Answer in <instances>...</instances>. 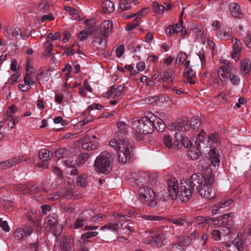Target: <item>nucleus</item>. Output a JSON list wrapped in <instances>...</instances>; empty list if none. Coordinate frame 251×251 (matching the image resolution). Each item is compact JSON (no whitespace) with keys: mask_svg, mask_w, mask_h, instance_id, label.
<instances>
[{"mask_svg":"<svg viewBox=\"0 0 251 251\" xmlns=\"http://www.w3.org/2000/svg\"><path fill=\"white\" fill-rule=\"evenodd\" d=\"M88 37V32L87 30H81L77 35V38L80 41H82Z\"/></svg>","mask_w":251,"mask_h":251,"instance_id":"obj_49","label":"nucleus"},{"mask_svg":"<svg viewBox=\"0 0 251 251\" xmlns=\"http://www.w3.org/2000/svg\"><path fill=\"white\" fill-rule=\"evenodd\" d=\"M188 241V238L182 237L179 240L178 244L180 247L187 246L189 244Z\"/></svg>","mask_w":251,"mask_h":251,"instance_id":"obj_59","label":"nucleus"},{"mask_svg":"<svg viewBox=\"0 0 251 251\" xmlns=\"http://www.w3.org/2000/svg\"><path fill=\"white\" fill-rule=\"evenodd\" d=\"M175 137L176 141H174V148L176 149L181 148L182 146L186 148H190L191 146L192 147L194 145V143H192L188 138L183 137L181 133L176 132Z\"/></svg>","mask_w":251,"mask_h":251,"instance_id":"obj_9","label":"nucleus"},{"mask_svg":"<svg viewBox=\"0 0 251 251\" xmlns=\"http://www.w3.org/2000/svg\"><path fill=\"white\" fill-rule=\"evenodd\" d=\"M184 76L186 77L187 81L191 84L195 83V72L192 69H189L184 71Z\"/></svg>","mask_w":251,"mask_h":251,"instance_id":"obj_25","label":"nucleus"},{"mask_svg":"<svg viewBox=\"0 0 251 251\" xmlns=\"http://www.w3.org/2000/svg\"><path fill=\"white\" fill-rule=\"evenodd\" d=\"M101 6L105 14L111 13L115 9L114 2L109 0H106L102 3Z\"/></svg>","mask_w":251,"mask_h":251,"instance_id":"obj_24","label":"nucleus"},{"mask_svg":"<svg viewBox=\"0 0 251 251\" xmlns=\"http://www.w3.org/2000/svg\"><path fill=\"white\" fill-rule=\"evenodd\" d=\"M32 232V227L31 226L26 225L23 227L17 228L14 230L13 236L16 240L21 242L30 236Z\"/></svg>","mask_w":251,"mask_h":251,"instance_id":"obj_7","label":"nucleus"},{"mask_svg":"<svg viewBox=\"0 0 251 251\" xmlns=\"http://www.w3.org/2000/svg\"><path fill=\"white\" fill-rule=\"evenodd\" d=\"M98 234V232L97 231H88L81 235V239L83 240H86L92 237L96 236Z\"/></svg>","mask_w":251,"mask_h":251,"instance_id":"obj_47","label":"nucleus"},{"mask_svg":"<svg viewBox=\"0 0 251 251\" xmlns=\"http://www.w3.org/2000/svg\"><path fill=\"white\" fill-rule=\"evenodd\" d=\"M235 42L233 45V52L231 53V57L233 59H236L237 54L240 52L241 50L240 41L238 40L237 39H235Z\"/></svg>","mask_w":251,"mask_h":251,"instance_id":"obj_30","label":"nucleus"},{"mask_svg":"<svg viewBox=\"0 0 251 251\" xmlns=\"http://www.w3.org/2000/svg\"><path fill=\"white\" fill-rule=\"evenodd\" d=\"M230 81L233 85H237L240 82V78L239 76L236 75L235 73H233L228 75Z\"/></svg>","mask_w":251,"mask_h":251,"instance_id":"obj_44","label":"nucleus"},{"mask_svg":"<svg viewBox=\"0 0 251 251\" xmlns=\"http://www.w3.org/2000/svg\"><path fill=\"white\" fill-rule=\"evenodd\" d=\"M183 13H181L179 19V23L175 24L171 26H169L166 29V32L170 35L177 33L183 31V20L182 15Z\"/></svg>","mask_w":251,"mask_h":251,"instance_id":"obj_17","label":"nucleus"},{"mask_svg":"<svg viewBox=\"0 0 251 251\" xmlns=\"http://www.w3.org/2000/svg\"><path fill=\"white\" fill-rule=\"evenodd\" d=\"M98 143L96 141H90L87 143H84L82 148L83 150L91 151L95 150L98 148Z\"/></svg>","mask_w":251,"mask_h":251,"instance_id":"obj_33","label":"nucleus"},{"mask_svg":"<svg viewBox=\"0 0 251 251\" xmlns=\"http://www.w3.org/2000/svg\"><path fill=\"white\" fill-rule=\"evenodd\" d=\"M198 139H197L194 142L195 146L197 147L198 150H199L201 152L204 151H207L206 150L211 147V142L204 143L202 141L203 140V135H201V133H198Z\"/></svg>","mask_w":251,"mask_h":251,"instance_id":"obj_16","label":"nucleus"},{"mask_svg":"<svg viewBox=\"0 0 251 251\" xmlns=\"http://www.w3.org/2000/svg\"><path fill=\"white\" fill-rule=\"evenodd\" d=\"M208 137L209 138H210V140L211 141V144L212 142L214 143H217L220 140L219 135L218 133H214L211 134Z\"/></svg>","mask_w":251,"mask_h":251,"instance_id":"obj_55","label":"nucleus"},{"mask_svg":"<svg viewBox=\"0 0 251 251\" xmlns=\"http://www.w3.org/2000/svg\"><path fill=\"white\" fill-rule=\"evenodd\" d=\"M152 119L153 124L155 125L154 129L159 132H163L166 129V125L163 120L153 114Z\"/></svg>","mask_w":251,"mask_h":251,"instance_id":"obj_20","label":"nucleus"},{"mask_svg":"<svg viewBox=\"0 0 251 251\" xmlns=\"http://www.w3.org/2000/svg\"><path fill=\"white\" fill-rule=\"evenodd\" d=\"M187 58V54L184 52H179L177 54V58L176 60V63L178 62V63L181 65L183 64L184 61Z\"/></svg>","mask_w":251,"mask_h":251,"instance_id":"obj_39","label":"nucleus"},{"mask_svg":"<svg viewBox=\"0 0 251 251\" xmlns=\"http://www.w3.org/2000/svg\"><path fill=\"white\" fill-rule=\"evenodd\" d=\"M144 121L143 117L141 118H136L131 122L132 133L137 140H140L143 138L142 130L145 126Z\"/></svg>","mask_w":251,"mask_h":251,"instance_id":"obj_5","label":"nucleus"},{"mask_svg":"<svg viewBox=\"0 0 251 251\" xmlns=\"http://www.w3.org/2000/svg\"><path fill=\"white\" fill-rule=\"evenodd\" d=\"M165 240V234L158 233L150 237H148L144 239V242L146 244H153L155 245H162Z\"/></svg>","mask_w":251,"mask_h":251,"instance_id":"obj_12","label":"nucleus"},{"mask_svg":"<svg viewBox=\"0 0 251 251\" xmlns=\"http://www.w3.org/2000/svg\"><path fill=\"white\" fill-rule=\"evenodd\" d=\"M139 24V20H138V18H135L132 22L130 23L126 27V30H131L134 28H135Z\"/></svg>","mask_w":251,"mask_h":251,"instance_id":"obj_42","label":"nucleus"},{"mask_svg":"<svg viewBox=\"0 0 251 251\" xmlns=\"http://www.w3.org/2000/svg\"><path fill=\"white\" fill-rule=\"evenodd\" d=\"M250 62L248 59H244L240 62V71L244 75L247 74L250 70Z\"/></svg>","mask_w":251,"mask_h":251,"instance_id":"obj_27","label":"nucleus"},{"mask_svg":"<svg viewBox=\"0 0 251 251\" xmlns=\"http://www.w3.org/2000/svg\"><path fill=\"white\" fill-rule=\"evenodd\" d=\"M117 126L119 133H117L114 138L109 141V145L117 151L119 162L126 163L131 157L130 144L125 136L127 126L120 121L117 123Z\"/></svg>","mask_w":251,"mask_h":251,"instance_id":"obj_2","label":"nucleus"},{"mask_svg":"<svg viewBox=\"0 0 251 251\" xmlns=\"http://www.w3.org/2000/svg\"><path fill=\"white\" fill-rule=\"evenodd\" d=\"M0 226L5 231L8 232L10 230V227L8 226L6 221H2L0 218Z\"/></svg>","mask_w":251,"mask_h":251,"instance_id":"obj_60","label":"nucleus"},{"mask_svg":"<svg viewBox=\"0 0 251 251\" xmlns=\"http://www.w3.org/2000/svg\"><path fill=\"white\" fill-rule=\"evenodd\" d=\"M218 75L222 81H224L226 79H227V74L223 69H222V67L218 70Z\"/></svg>","mask_w":251,"mask_h":251,"instance_id":"obj_48","label":"nucleus"},{"mask_svg":"<svg viewBox=\"0 0 251 251\" xmlns=\"http://www.w3.org/2000/svg\"><path fill=\"white\" fill-rule=\"evenodd\" d=\"M243 243V239L239 235L232 242V244L238 251H243L244 249Z\"/></svg>","mask_w":251,"mask_h":251,"instance_id":"obj_29","label":"nucleus"},{"mask_svg":"<svg viewBox=\"0 0 251 251\" xmlns=\"http://www.w3.org/2000/svg\"><path fill=\"white\" fill-rule=\"evenodd\" d=\"M113 23L111 21L106 20L103 21L100 25V30L102 33L103 38H106L113 28Z\"/></svg>","mask_w":251,"mask_h":251,"instance_id":"obj_18","label":"nucleus"},{"mask_svg":"<svg viewBox=\"0 0 251 251\" xmlns=\"http://www.w3.org/2000/svg\"><path fill=\"white\" fill-rule=\"evenodd\" d=\"M229 9L231 14L235 18L242 19L243 17V14L241 12L240 7L238 3H231L229 4Z\"/></svg>","mask_w":251,"mask_h":251,"instance_id":"obj_19","label":"nucleus"},{"mask_svg":"<svg viewBox=\"0 0 251 251\" xmlns=\"http://www.w3.org/2000/svg\"><path fill=\"white\" fill-rule=\"evenodd\" d=\"M161 78L159 79V81L161 79L162 81L165 82L168 80H170L171 82H173L175 77V72L171 69H168L164 71Z\"/></svg>","mask_w":251,"mask_h":251,"instance_id":"obj_21","label":"nucleus"},{"mask_svg":"<svg viewBox=\"0 0 251 251\" xmlns=\"http://www.w3.org/2000/svg\"><path fill=\"white\" fill-rule=\"evenodd\" d=\"M44 221L50 226V229H55L56 228L57 220L56 217L49 216Z\"/></svg>","mask_w":251,"mask_h":251,"instance_id":"obj_31","label":"nucleus"},{"mask_svg":"<svg viewBox=\"0 0 251 251\" xmlns=\"http://www.w3.org/2000/svg\"><path fill=\"white\" fill-rule=\"evenodd\" d=\"M164 142L165 146L169 149L174 148V143L173 144L170 135L165 134L164 136Z\"/></svg>","mask_w":251,"mask_h":251,"instance_id":"obj_45","label":"nucleus"},{"mask_svg":"<svg viewBox=\"0 0 251 251\" xmlns=\"http://www.w3.org/2000/svg\"><path fill=\"white\" fill-rule=\"evenodd\" d=\"M16 159L11 158L0 163V168L1 169L8 168L15 165Z\"/></svg>","mask_w":251,"mask_h":251,"instance_id":"obj_37","label":"nucleus"},{"mask_svg":"<svg viewBox=\"0 0 251 251\" xmlns=\"http://www.w3.org/2000/svg\"><path fill=\"white\" fill-rule=\"evenodd\" d=\"M243 41L245 44L249 47L251 48V34H248L244 38Z\"/></svg>","mask_w":251,"mask_h":251,"instance_id":"obj_64","label":"nucleus"},{"mask_svg":"<svg viewBox=\"0 0 251 251\" xmlns=\"http://www.w3.org/2000/svg\"><path fill=\"white\" fill-rule=\"evenodd\" d=\"M39 191L38 187L34 185L30 187L24 188L22 191L24 194L34 195Z\"/></svg>","mask_w":251,"mask_h":251,"instance_id":"obj_34","label":"nucleus"},{"mask_svg":"<svg viewBox=\"0 0 251 251\" xmlns=\"http://www.w3.org/2000/svg\"><path fill=\"white\" fill-rule=\"evenodd\" d=\"M84 222L85 221L84 220V219L79 216L75 221V228H79L83 226Z\"/></svg>","mask_w":251,"mask_h":251,"instance_id":"obj_62","label":"nucleus"},{"mask_svg":"<svg viewBox=\"0 0 251 251\" xmlns=\"http://www.w3.org/2000/svg\"><path fill=\"white\" fill-rule=\"evenodd\" d=\"M168 191L169 196L173 200H176L177 196L180 198V183L179 186H178V183L175 178H172L168 180Z\"/></svg>","mask_w":251,"mask_h":251,"instance_id":"obj_8","label":"nucleus"},{"mask_svg":"<svg viewBox=\"0 0 251 251\" xmlns=\"http://www.w3.org/2000/svg\"><path fill=\"white\" fill-rule=\"evenodd\" d=\"M224 63V64L221 67L228 75L233 73H235V69L228 61L226 60Z\"/></svg>","mask_w":251,"mask_h":251,"instance_id":"obj_32","label":"nucleus"},{"mask_svg":"<svg viewBox=\"0 0 251 251\" xmlns=\"http://www.w3.org/2000/svg\"><path fill=\"white\" fill-rule=\"evenodd\" d=\"M208 153L210 164L214 167L219 166L220 163L219 151L214 148L210 150Z\"/></svg>","mask_w":251,"mask_h":251,"instance_id":"obj_15","label":"nucleus"},{"mask_svg":"<svg viewBox=\"0 0 251 251\" xmlns=\"http://www.w3.org/2000/svg\"><path fill=\"white\" fill-rule=\"evenodd\" d=\"M233 201L231 199L228 200L224 199L218 202L216 205V209H213V213H215L216 211L220 210V209L225 207L231 204Z\"/></svg>","mask_w":251,"mask_h":251,"instance_id":"obj_28","label":"nucleus"},{"mask_svg":"<svg viewBox=\"0 0 251 251\" xmlns=\"http://www.w3.org/2000/svg\"><path fill=\"white\" fill-rule=\"evenodd\" d=\"M41 160L44 162L47 161L51 158L52 153L47 149H42L38 152Z\"/></svg>","mask_w":251,"mask_h":251,"instance_id":"obj_26","label":"nucleus"},{"mask_svg":"<svg viewBox=\"0 0 251 251\" xmlns=\"http://www.w3.org/2000/svg\"><path fill=\"white\" fill-rule=\"evenodd\" d=\"M211 238L215 241H218L221 239V232L218 230H214L211 232Z\"/></svg>","mask_w":251,"mask_h":251,"instance_id":"obj_52","label":"nucleus"},{"mask_svg":"<svg viewBox=\"0 0 251 251\" xmlns=\"http://www.w3.org/2000/svg\"><path fill=\"white\" fill-rule=\"evenodd\" d=\"M95 170L102 174L109 172L111 169V160L109 153H101L96 159L94 162Z\"/></svg>","mask_w":251,"mask_h":251,"instance_id":"obj_4","label":"nucleus"},{"mask_svg":"<svg viewBox=\"0 0 251 251\" xmlns=\"http://www.w3.org/2000/svg\"><path fill=\"white\" fill-rule=\"evenodd\" d=\"M152 114V113H149V116L143 117V120H145V126L142 130L143 135L151 134L154 130L155 125L153 124Z\"/></svg>","mask_w":251,"mask_h":251,"instance_id":"obj_11","label":"nucleus"},{"mask_svg":"<svg viewBox=\"0 0 251 251\" xmlns=\"http://www.w3.org/2000/svg\"><path fill=\"white\" fill-rule=\"evenodd\" d=\"M104 217H106V216L102 213L99 214L96 216L94 215L93 214L91 222L98 223L101 222Z\"/></svg>","mask_w":251,"mask_h":251,"instance_id":"obj_50","label":"nucleus"},{"mask_svg":"<svg viewBox=\"0 0 251 251\" xmlns=\"http://www.w3.org/2000/svg\"><path fill=\"white\" fill-rule=\"evenodd\" d=\"M201 122L197 117H193L190 121V127L192 126L193 129L196 131L200 129L201 132L202 133L204 132V129H201Z\"/></svg>","mask_w":251,"mask_h":251,"instance_id":"obj_23","label":"nucleus"},{"mask_svg":"<svg viewBox=\"0 0 251 251\" xmlns=\"http://www.w3.org/2000/svg\"><path fill=\"white\" fill-rule=\"evenodd\" d=\"M202 154V152L198 150L197 147L195 146V144L190 148L188 151V155L192 160H196L198 159Z\"/></svg>","mask_w":251,"mask_h":251,"instance_id":"obj_22","label":"nucleus"},{"mask_svg":"<svg viewBox=\"0 0 251 251\" xmlns=\"http://www.w3.org/2000/svg\"><path fill=\"white\" fill-rule=\"evenodd\" d=\"M89 154L88 153H81L78 157V163H83L89 158Z\"/></svg>","mask_w":251,"mask_h":251,"instance_id":"obj_58","label":"nucleus"},{"mask_svg":"<svg viewBox=\"0 0 251 251\" xmlns=\"http://www.w3.org/2000/svg\"><path fill=\"white\" fill-rule=\"evenodd\" d=\"M74 186H70L67 188H63L59 190L57 193V197L53 199H57L58 197H63L66 199H71L74 197Z\"/></svg>","mask_w":251,"mask_h":251,"instance_id":"obj_13","label":"nucleus"},{"mask_svg":"<svg viewBox=\"0 0 251 251\" xmlns=\"http://www.w3.org/2000/svg\"><path fill=\"white\" fill-rule=\"evenodd\" d=\"M120 6L121 11H127L131 8L130 3L127 0H121Z\"/></svg>","mask_w":251,"mask_h":251,"instance_id":"obj_43","label":"nucleus"},{"mask_svg":"<svg viewBox=\"0 0 251 251\" xmlns=\"http://www.w3.org/2000/svg\"><path fill=\"white\" fill-rule=\"evenodd\" d=\"M147 13V8H142L138 13L135 14L136 17L138 18V20L141 19L143 16L146 15Z\"/></svg>","mask_w":251,"mask_h":251,"instance_id":"obj_56","label":"nucleus"},{"mask_svg":"<svg viewBox=\"0 0 251 251\" xmlns=\"http://www.w3.org/2000/svg\"><path fill=\"white\" fill-rule=\"evenodd\" d=\"M93 215V211L91 209H87L83 211L80 216L84 219L85 221L91 222Z\"/></svg>","mask_w":251,"mask_h":251,"instance_id":"obj_36","label":"nucleus"},{"mask_svg":"<svg viewBox=\"0 0 251 251\" xmlns=\"http://www.w3.org/2000/svg\"><path fill=\"white\" fill-rule=\"evenodd\" d=\"M90 141V136L88 134H87V135H85L84 137H83L82 138L79 139V140L78 141V142L79 144H80L81 145V146H82V145H83L84 143H87Z\"/></svg>","mask_w":251,"mask_h":251,"instance_id":"obj_61","label":"nucleus"},{"mask_svg":"<svg viewBox=\"0 0 251 251\" xmlns=\"http://www.w3.org/2000/svg\"><path fill=\"white\" fill-rule=\"evenodd\" d=\"M153 7L154 11L156 13L162 14L164 12L165 7L162 5L159 4L155 1L153 2Z\"/></svg>","mask_w":251,"mask_h":251,"instance_id":"obj_40","label":"nucleus"},{"mask_svg":"<svg viewBox=\"0 0 251 251\" xmlns=\"http://www.w3.org/2000/svg\"><path fill=\"white\" fill-rule=\"evenodd\" d=\"M17 110L18 108L15 105H11L8 107L6 111L7 116L9 118L13 117L14 114L17 111Z\"/></svg>","mask_w":251,"mask_h":251,"instance_id":"obj_46","label":"nucleus"},{"mask_svg":"<svg viewBox=\"0 0 251 251\" xmlns=\"http://www.w3.org/2000/svg\"><path fill=\"white\" fill-rule=\"evenodd\" d=\"M202 172V175L194 174L189 179L181 180L180 199L181 201H188L198 190L201 198L206 200L215 197L216 193L213 188L214 177L211 169L207 166L203 168Z\"/></svg>","mask_w":251,"mask_h":251,"instance_id":"obj_1","label":"nucleus"},{"mask_svg":"<svg viewBox=\"0 0 251 251\" xmlns=\"http://www.w3.org/2000/svg\"><path fill=\"white\" fill-rule=\"evenodd\" d=\"M126 88V87H125L124 85L118 86L116 89L114 97L120 96L122 93L125 92Z\"/></svg>","mask_w":251,"mask_h":251,"instance_id":"obj_51","label":"nucleus"},{"mask_svg":"<svg viewBox=\"0 0 251 251\" xmlns=\"http://www.w3.org/2000/svg\"><path fill=\"white\" fill-rule=\"evenodd\" d=\"M114 217L116 218H120L121 219V221H123L124 222H126V221H128L129 220L130 216L126 215H123L119 213H115L114 214Z\"/></svg>","mask_w":251,"mask_h":251,"instance_id":"obj_53","label":"nucleus"},{"mask_svg":"<svg viewBox=\"0 0 251 251\" xmlns=\"http://www.w3.org/2000/svg\"><path fill=\"white\" fill-rule=\"evenodd\" d=\"M18 87L22 91L24 92H27L31 89V86L25 83L24 84H19Z\"/></svg>","mask_w":251,"mask_h":251,"instance_id":"obj_63","label":"nucleus"},{"mask_svg":"<svg viewBox=\"0 0 251 251\" xmlns=\"http://www.w3.org/2000/svg\"><path fill=\"white\" fill-rule=\"evenodd\" d=\"M66 150L65 148L64 149H59L57 150H56L54 153L55 156L58 158H61L64 156V154L66 152Z\"/></svg>","mask_w":251,"mask_h":251,"instance_id":"obj_57","label":"nucleus"},{"mask_svg":"<svg viewBox=\"0 0 251 251\" xmlns=\"http://www.w3.org/2000/svg\"><path fill=\"white\" fill-rule=\"evenodd\" d=\"M103 108V106L102 105L97 103H94L88 106L87 108V110L90 111L94 109L101 110Z\"/></svg>","mask_w":251,"mask_h":251,"instance_id":"obj_54","label":"nucleus"},{"mask_svg":"<svg viewBox=\"0 0 251 251\" xmlns=\"http://www.w3.org/2000/svg\"><path fill=\"white\" fill-rule=\"evenodd\" d=\"M187 219V217L186 216H182L180 217L179 219L176 218H169L168 221L172 223L173 224L178 226H183L184 225V222H185Z\"/></svg>","mask_w":251,"mask_h":251,"instance_id":"obj_35","label":"nucleus"},{"mask_svg":"<svg viewBox=\"0 0 251 251\" xmlns=\"http://www.w3.org/2000/svg\"><path fill=\"white\" fill-rule=\"evenodd\" d=\"M148 176V175L143 171L133 172L131 173V179L137 185L141 183H145Z\"/></svg>","mask_w":251,"mask_h":251,"instance_id":"obj_14","label":"nucleus"},{"mask_svg":"<svg viewBox=\"0 0 251 251\" xmlns=\"http://www.w3.org/2000/svg\"><path fill=\"white\" fill-rule=\"evenodd\" d=\"M61 251H74V240L70 236L61 237L60 239Z\"/></svg>","mask_w":251,"mask_h":251,"instance_id":"obj_10","label":"nucleus"},{"mask_svg":"<svg viewBox=\"0 0 251 251\" xmlns=\"http://www.w3.org/2000/svg\"><path fill=\"white\" fill-rule=\"evenodd\" d=\"M232 213L226 214L222 217V222L224 226L231 225L232 223Z\"/></svg>","mask_w":251,"mask_h":251,"instance_id":"obj_38","label":"nucleus"},{"mask_svg":"<svg viewBox=\"0 0 251 251\" xmlns=\"http://www.w3.org/2000/svg\"><path fill=\"white\" fill-rule=\"evenodd\" d=\"M188 123V118L184 117L177 119L176 123H171L169 125L168 128L172 131L177 130L179 133L184 132L190 128V125Z\"/></svg>","mask_w":251,"mask_h":251,"instance_id":"obj_6","label":"nucleus"},{"mask_svg":"<svg viewBox=\"0 0 251 251\" xmlns=\"http://www.w3.org/2000/svg\"><path fill=\"white\" fill-rule=\"evenodd\" d=\"M76 184L80 187H85L87 185V180L85 175L79 176L77 177Z\"/></svg>","mask_w":251,"mask_h":251,"instance_id":"obj_41","label":"nucleus"},{"mask_svg":"<svg viewBox=\"0 0 251 251\" xmlns=\"http://www.w3.org/2000/svg\"><path fill=\"white\" fill-rule=\"evenodd\" d=\"M141 202L147 206L154 207L157 203L153 190L148 187H141L138 190Z\"/></svg>","mask_w":251,"mask_h":251,"instance_id":"obj_3","label":"nucleus"}]
</instances>
